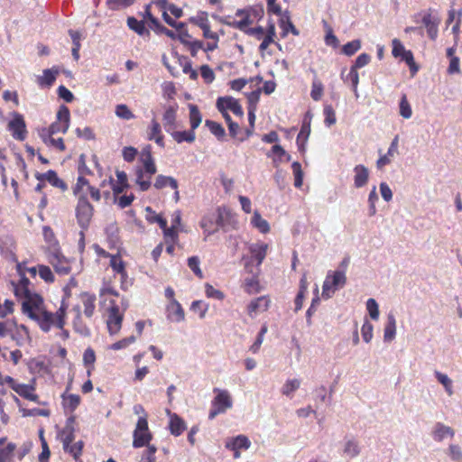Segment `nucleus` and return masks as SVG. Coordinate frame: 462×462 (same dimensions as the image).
Returning <instances> with one entry per match:
<instances>
[{"mask_svg":"<svg viewBox=\"0 0 462 462\" xmlns=\"http://www.w3.org/2000/svg\"><path fill=\"white\" fill-rule=\"evenodd\" d=\"M285 153V150L281 145L274 144L266 155L273 159L274 167H277V157L282 158Z\"/></svg>","mask_w":462,"mask_h":462,"instance_id":"864d4df0","label":"nucleus"},{"mask_svg":"<svg viewBox=\"0 0 462 462\" xmlns=\"http://www.w3.org/2000/svg\"><path fill=\"white\" fill-rule=\"evenodd\" d=\"M217 393L212 401V409L208 413V419L213 420L216 416L225 413L233 406V401L230 393L226 390L214 389Z\"/></svg>","mask_w":462,"mask_h":462,"instance_id":"39448f33","label":"nucleus"},{"mask_svg":"<svg viewBox=\"0 0 462 462\" xmlns=\"http://www.w3.org/2000/svg\"><path fill=\"white\" fill-rule=\"evenodd\" d=\"M143 168L136 169V184L143 191L151 187V178L156 173L157 168L153 159L141 161Z\"/></svg>","mask_w":462,"mask_h":462,"instance_id":"423d86ee","label":"nucleus"},{"mask_svg":"<svg viewBox=\"0 0 462 462\" xmlns=\"http://www.w3.org/2000/svg\"><path fill=\"white\" fill-rule=\"evenodd\" d=\"M217 107L222 116H228L232 113L236 116H243L242 106L238 100L232 97H222L217 100Z\"/></svg>","mask_w":462,"mask_h":462,"instance_id":"9d476101","label":"nucleus"},{"mask_svg":"<svg viewBox=\"0 0 462 462\" xmlns=\"http://www.w3.org/2000/svg\"><path fill=\"white\" fill-rule=\"evenodd\" d=\"M268 328L266 325H263L257 336L256 340L254 343L250 346V351L254 354L257 353L261 347V345L263 342L264 335L266 334Z\"/></svg>","mask_w":462,"mask_h":462,"instance_id":"052dcab7","label":"nucleus"},{"mask_svg":"<svg viewBox=\"0 0 462 462\" xmlns=\"http://www.w3.org/2000/svg\"><path fill=\"white\" fill-rule=\"evenodd\" d=\"M176 117H162V123L164 130L171 135L178 130V125L176 123Z\"/></svg>","mask_w":462,"mask_h":462,"instance_id":"4d7b16f0","label":"nucleus"},{"mask_svg":"<svg viewBox=\"0 0 462 462\" xmlns=\"http://www.w3.org/2000/svg\"><path fill=\"white\" fill-rule=\"evenodd\" d=\"M170 417L169 428L170 431L174 436H180L187 428L185 421L176 413L167 411Z\"/></svg>","mask_w":462,"mask_h":462,"instance_id":"5701e85b","label":"nucleus"},{"mask_svg":"<svg viewBox=\"0 0 462 462\" xmlns=\"http://www.w3.org/2000/svg\"><path fill=\"white\" fill-rule=\"evenodd\" d=\"M453 436L454 431L450 427L445 426L442 423H437L435 430L433 432V438L437 441H441L447 436Z\"/></svg>","mask_w":462,"mask_h":462,"instance_id":"4c0bfd02","label":"nucleus"},{"mask_svg":"<svg viewBox=\"0 0 462 462\" xmlns=\"http://www.w3.org/2000/svg\"><path fill=\"white\" fill-rule=\"evenodd\" d=\"M200 75L207 84H210L215 79V73L208 65H202L200 67Z\"/></svg>","mask_w":462,"mask_h":462,"instance_id":"69168bd1","label":"nucleus"},{"mask_svg":"<svg viewBox=\"0 0 462 462\" xmlns=\"http://www.w3.org/2000/svg\"><path fill=\"white\" fill-rule=\"evenodd\" d=\"M93 206L88 199L78 200L76 207V217L79 226L82 229H87L90 224L93 217Z\"/></svg>","mask_w":462,"mask_h":462,"instance_id":"1a4fd4ad","label":"nucleus"},{"mask_svg":"<svg viewBox=\"0 0 462 462\" xmlns=\"http://www.w3.org/2000/svg\"><path fill=\"white\" fill-rule=\"evenodd\" d=\"M123 315L119 312V308L113 303L108 310L106 320L107 328L110 334H116L122 325Z\"/></svg>","mask_w":462,"mask_h":462,"instance_id":"4468645a","label":"nucleus"},{"mask_svg":"<svg viewBox=\"0 0 462 462\" xmlns=\"http://www.w3.org/2000/svg\"><path fill=\"white\" fill-rule=\"evenodd\" d=\"M60 68L59 66H53L51 69H43L42 75L37 76L36 82L41 88L51 87L57 77L60 73Z\"/></svg>","mask_w":462,"mask_h":462,"instance_id":"2eb2a0df","label":"nucleus"},{"mask_svg":"<svg viewBox=\"0 0 462 462\" xmlns=\"http://www.w3.org/2000/svg\"><path fill=\"white\" fill-rule=\"evenodd\" d=\"M40 137L47 146L55 148L60 152H63L66 148L63 139L55 137V134H51L50 132H40Z\"/></svg>","mask_w":462,"mask_h":462,"instance_id":"b1692460","label":"nucleus"},{"mask_svg":"<svg viewBox=\"0 0 462 462\" xmlns=\"http://www.w3.org/2000/svg\"><path fill=\"white\" fill-rule=\"evenodd\" d=\"M274 34V28L271 26L270 29L267 31L266 35L261 40L262 42L259 46L261 51H264L265 50H267L269 45L273 42Z\"/></svg>","mask_w":462,"mask_h":462,"instance_id":"0e129e2a","label":"nucleus"},{"mask_svg":"<svg viewBox=\"0 0 462 462\" xmlns=\"http://www.w3.org/2000/svg\"><path fill=\"white\" fill-rule=\"evenodd\" d=\"M162 123L152 120L147 128V138L154 141L159 146L164 147L163 134L162 132Z\"/></svg>","mask_w":462,"mask_h":462,"instance_id":"6ab92c4d","label":"nucleus"},{"mask_svg":"<svg viewBox=\"0 0 462 462\" xmlns=\"http://www.w3.org/2000/svg\"><path fill=\"white\" fill-rule=\"evenodd\" d=\"M261 92H262V88H257L255 90H253L250 93H246L247 101H248V115L247 116H254L255 106L259 101Z\"/></svg>","mask_w":462,"mask_h":462,"instance_id":"c9c22d12","label":"nucleus"},{"mask_svg":"<svg viewBox=\"0 0 462 462\" xmlns=\"http://www.w3.org/2000/svg\"><path fill=\"white\" fill-rule=\"evenodd\" d=\"M355 177H354V183L356 188H362L364 187L369 177V171L368 169L362 165H356L354 168Z\"/></svg>","mask_w":462,"mask_h":462,"instance_id":"a878e982","label":"nucleus"},{"mask_svg":"<svg viewBox=\"0 0 462 462\" xmlns=\"http://www.w3.org/2000/svg\"><path fill=\"white\" fill-rule=\"evenodd\" d=\"M435 376L438 381L444 386L446 392L449 396L453 394L452 389V381L448 377L447 374H444L440 372H435Z\"/></svg>","mask_w":462,"mask_h":462,"instance_id":"3c124183","label":"nucleus"},{"mask_svg":"<svg viewBox=\"0 0 462 462\" xmlns=\"http://www.w3.org/2000/svg\"><path fill=\"white\" fill-rule=\"evenodd\" d=\"M366 309L369 312L371 319L376 320L379 318L378 304L374 299H368L366 301Z\"/></svg>","mask_w":462,"mask_h":462,"instance_id":"e2e57ef3","label":"nucleus"},{"mask_svg":"<svg viewBox=\"0 0 462 462\" xmlns=\"http://www.w3.org/2000/svg\"><path fill=\"white\" fill-rule=\"evenodd\" d=\"M16 445L8 443L5 448H0V462H14Z\"/></svg>","mask_w":462,"mask_h":462,"instance_id":"e433bc0d","label":"nucleus"},{"mask_svg":"<svg viewBox=\"0 0 462 462\" xmlns=\"http://www.w3.org/2000/svg\"><path fill=\"white\" fill-rule=\"evenodd\" d=\"M22 305L23 312L35 320L43 331L48 332L52 327L58 328L64 327L66 308L63 303L55 313L44 309L41 296H34L31 301L23 302Z\"/></svg>","mask_w":462,"mask_h":462,"instance_id":"f257e3e1","label":"nucleus"},{"mask_svg":"<svg viewBox=\"0 0 462 462\" xmlns=\"http://www.w3.org/2000/svg\"><path fill=\"white\" fill-rule=\"evenodd\" d=\"M177 143L188 142L192 143L195 140V133L190 131L176 130L171 135Z\"/></svg>","mask_w":462,"mask_h":462,"instance_id":"79ce46f5","label":"nucleus"},{"mask_svg":"<svg viewBox=\"0 0 462 462\" xmlns=\"http://www.w3.org/2000/svg\"><path fill=\"white\" fill-rule=\"evenodd\" d=\"M134 0H106V5L111 10H119L133 5Z\"/></svg>","mask_w":462,"mask_h":462,"instance_id":"5fc2aeb1","label":"nucleus"},{"mask_svg":"<svg viewBox=\"0 0 462 462\" xmlns=\"http://www.w3.org/2000/svg\"><path fill=\"white\" fill-rule=\"evenodd\" d=\"M72 423L73 419H69L66 426L59 434L63 448H67L68 445L71 444L75 439L74 428Z\"/></svg>","mask_w":462,"mask_h":462,"instance_id":"393cba45","label":"nucleus"},{"mask_svg":"<svg viewBox=\"0 0 462 462\" xmlns=\"http://www.w3.org/2000/svg\"><path fill=\"white\" fill-rule=\"evenodd\" d=\"M73 193L78 198V200L88 199V195L96 200L99 201L101 199L100 190L90 185L88 180L83 176H79L77 182L73 188Z\"/></svg>","mask_w":462,"mask_h":462,"instance_id":"0eeeda50","label":"nucleus"},{"mask_svg":"<svg viewBox=\"0 0 462 462\" xmlns=\"http://www.w3.org/2000/svg\"><path fill=\"white\" fill-rule=\"evenodd\" d=\"M361 48V42L354 40L343 45L342 52L346 56L354 55Z\"/></svg>","mask_w":462,"mask_h":462,"instance_id":"603ef678","label":"nucleus"},{"mask_svg":"<svg viewBox=\"0 0 462 462\" xmlns=\"http://www.w3.org/2000/svg\"><path fill=\"white\" fill-rule=\"evenodd\" d=\"M167 318L173 322H180L184 320V310L181 305L176 300H172L167 305Z\"/></svg>","mask_w":462,"mask_h":462,"instance_id":"4be33fe9","label":"nucleus"},{"mask_svg":"<svg viewBox=\"0 0 462 462\" xmlns=\"http://www.w3.org/2000/svg\"><path fill=\"white\" fill-rule=\"evenodd\" d=\"M324 92V85L323 83L315 78L312 80L310 97L313 100L319 101L321 99Z\"/></svg>","mask_w":462,"mask_h":462,"instance_id":"a19ab883","label":"nucleus"},{"mask_svg":"<svg viewBox=\"0 0 462 462\" xmlns=\"http://www.w3.org/2000/svg\"><path fill=\"white\" fill-rule=\"evenodd\" d=\"M37 179L40 180H45L49 183H51L52 186H54L56 188H60L62 190H65L67 189V186L64 183V181L61 180L58 177L57 173L54 171H51V170L48 171L46 173L42 174Z\"/></svg>","mask_w":462,"mask_h":462,"instance_id":"7c9ffc66","label":"nucleus"},{"mask_svg":"<svg viewBox=\"0 0 462 462\" xmlns=\"http://www.w3.org/2000/svg\"><path fill=\"white\" fill-rule=\"evenodd\" d=\"M14 328H16V324L14 321H0V337L11 335Z\"/></svg>","mask_w":462,"mask_h":462,"instance_id":"13d9d810","label":"nucleus"},{"mask_svg":"<svg viewBox=\"0 0 462 462\" xmlns=\"http://www.w3.org/2000/svg\"><path fill=\"white\" fill-rule=\"evenodd\" d=\"M57 121L51 125L49 128L42 129L41 132H50L56 134L60 132L65 133L69 128V117H57Z\"/></svg>","mask_w":462,"mask_h":462,"instance_id":"cd10ccee","label":"nucleus"},{"mask_svg":"<svg viewBox=\"0 0 462 462\" xmlns=\"http://www.w3.org/2000/svg\"><path fill=\"white\" fill-rule=\"evenodd\" d=\"M188 265L198 277L203 278V273L199 267V259L198 256L189 257L188 259Z\"/></svg>","mask_w":462,"mask_h":462,"instance_id":"338daca9","label":"nucleus"},{"mask_svg":"<svg viewBox=\"0 0 462 462\" xmlns=\"http://www.w3.org/2000/svg\"><path fill=\"white\" fill-rule=\"evenodd\" d=\"M117 181L113 184V191L115 195L121 194L127 187V176L124 171H116Z\"/></svg>","mask_w":462,"mask_h":462,"instance_id":"ea45409f","label":"nucleus"},{"mask_svg":"<svg viewBox=\"0 0 462 462\" xmlns=\"http://www.w3.org/2000/svg\"><path fill=\"white\" fill-rule=\"evenodd\" d=\"M176 31L180 41L185 46H188L189 43L192 41V39L191 36L188 33L185 24L183 23H179Z\"/></svg>","mask_w":462,"mask_h":462,"instance_id":"8fccbe9b","label":"nucleus"},{"mask_svg":"<svg viewBox=\"0 0 462 462\" xmlns=\"http://www.w3.org/2000/svg\"><path fill=\"white\" fill-rule=\"evenodd\" d=\"M163 230L164 238L166 243H175L178 239V234L176 232V226L174 224L171 225V227L162 228Z\"/></svg>","mask_w":462,"mask_h":462,"instance_id":"680f3d73","label":"nucleus"},{"mask_svg":"<svg viewBox=\"0 0 462 462\" xmlns=\"http://www.w3.org/2000/svg\"><path fill=\"white\" fill-rule=\"evenodd\" d=\"M152 439V434L148 427L147 414L140 416L133 433V447L143 448L148 446Z\"/></svg>","mask_w":462,"mask_h":462,"instance_id":"20e7f679","label":"nucleus"},{"mask_svg":"<svg viewBox=\"0 0 462 462\" xmlns=\"http://www.w3.org/2000/svg\"><path fill=\"white\" fill-rule=\"evenodd\" d=\"M322 23L327 32L325 37L326 44L337 47L338 45V40L337 36L333 33L331 26L328 23L326 20H323Z\"/></svg>","mask_w":462,"mask_h":462,"instance_id":"a18cd8bd","label":"nucleus"},{"mask_svg":"<svg viewBox=\"0 0 462 462\" xmlns=\"http://www.w3.org/2000/svg\"><path fill=\"white\" fill-rule=\"evenodd\" d=\"M63 398L64 405L71 411H73L80 403V397L78 394H69L68 396H63Z\"/></svg>","mask_w":462,"mask_h":462,"instance_id":"bf43d9fd","label":"nucleus"},{"mask_svg":"<svg viewBox=\"0 0 462 462\" xmlns=\"http://www.w3.org/2000/svg\"><path fill=\"white\" fill-rule=\"evenodd\" d=\"M268 248V244L261 241H257L249 245L248 251L250 253L251 258L256 262L257 266L261 265L263 262L267 254Z\"/></svg>","mask_w":462,"mask_h":462,"instance_id":"f3484780","label":"nucleus"},{"mask_svg":"<svg viewBox=\"0 0 462 462\" xmlns=\"http://www.w3.org/2000/svg\"><path fill=\"white\" fill-rule=\"evenodd\" d=\"M252 226L257 229L262 234L270 232V225L264 218L262 217L259 211L255 210L250 221Z\"/></svg>","mask_w":462,"mask_h":462,"instance_id":"bb28decb","label":"nucleus"},{"mask_svg":"<svg viewBox=\"0 0 462 462\" xmlns=\"http://www.w3.org/2000/svg\"><path fill=\"white\" fill-rule=\"evenodd\" d=\"M440 20L433 16L430 13H427L422 17V23L427 30L428 36L431 40H435L439 32V24Z\"/></svg>","mask_w":462,"mask_h":462,"instance_id":"aec40b11","label":"nucleus"},{"mask_svg":"<svg viewBox=\"0 0 462 462\" xmlns=\"http://www.w3.org/2000/svg\"><path fill=\"white\" fill-rule=\"evenodd\" d=\"M268 12L281 17L282 25L284 32L289 31V23H286L284 18L282 17V10L280 3L277 0H266Z\"/></svg>","mask_w":462,"mask_h":462,"instance_id":"c756f323","label":"nucleus"},{"mask_svg":"<svg viewBox=\"0 0 462 462\" xmlns=\"http://www.w3.org/2000/svg\"><path fill=\"white\" fill-rule=\"evenodd\" d=\"M250 440L244 435H239L226 443V448L236 450L240 448L247 449L250 447Z\"/></svg>","mask_w":462,"mask_h":462,"instance_id":"c85d7f7f","label":"nucleus"},{"mask_svg":"<svg viewBox=\"0 0 462 462\" xmlns=\"http://www.w3.org/2000/svg\"><path fill=\"white\" fill-rule=\"evenodd\" d=\"M344 453L349 457H355L360 453L358 442L355 439H349L346 442Z\"/></svg>","mask_w":462,"mask_h":462,"instance_id":"37998d69","label":"nucleus"},{"mask_svg":"<svg viewBox=\"0 0 462 462\" xmlns=\"http://www.w3.org/2000/svg\"><path fill=\"white\" fill-rule=\"evenodd\" d=\"M205 293H206L207 297L217 299L219 300H222L225 297L224 293L221 291L215 289L209 283H207L205 285Z\"/></svg>","mask_w":462,"mask_h":462,"instance_id":"774afa93","label":"nucleus"},{"mask_svg":"<svg viewBox=\"0 0 462 462\" xmlns=\"http://www.w3.org/2000/svg\"><path fill=\"white\" fill-rule=\"evenodd\" d=\"M48 260L54 270L60 274H67L70 271L68 261L57 252L49 254Z\"/></svg>","mask_w":462,"mask_h":462,"instance_id":"a211bd4d","label":"nucleus"},{"mask_svg":"<svg viewBox=\"0 0 462 462\" xmlns=\"http://www.w3.org/2000/svg\"><path fill=\"white\" fill-rule=\"evenodd\" d=\"M16 330L15 332L13 331L11 334L12 338L16 341V344L18 346L23 345L26 341L29 340V331L27 328L23 325H21L20 327L14 328Z\"/></svg>","mask_w":462,"mask_h":462,"instance_id":"f704fd0d","label":"nucleus"},{"mask_svg":"<svg viewBox=\"0 0 462 462\" xmlns=\"http://www.w3.org/2000/svg\"><path fill=\"white\" fill-rule=\"evenodd\" d=\"M396 334V320L393 314L390 313L387 317V323L384 328L383 338L385 341H392Z\"/></svg>","mask_w":462,"mask_h":462,"instance_id":"473e14b6","label":"nucleus"},{"mask_svg":"<svg viewBox=\"0 0 462 462\" xmlns=\"http://www.w3.org/2000/svg\"><path fill=\"white\" fill-rule=\"evenodd\" d=\"M84 447L83 441L79 440L75 442L74 444H69L67 448H63L65 452L70 454L74 459H79V457L82 454V449Z\"/></svg>","mask_w":462,"mask_h":462,"instance_id":"49530a36","label":"nucleus"},{"mask_svg":"<svg viewBox=\"0 0 462 462\" xmlns=\"http://www.w3.org/2000/svg\"><path fill=\"white\" fill-rule=\"evenodd\" d=\"M346 283L345 270L329 271L325 278L322 286V297L331 298L335 292L343 288Z\"/></svg>","mask_w":462,"mask_h":462,"instance_id":"7ed1b4c3","label":"nucleus"},{"mask_svg":"<svg viewBox=\"0 0 462 462\" xmlns=\"http://www.w3.org/2000/svg\"><path fill=\"white\" fill-rule=\"evenodd\" d=\"M95 300H96L95 295H91L88 293H84L81 295V301L84 306V314L88 318H91L94 314Z\"/></svg>","mask_w":462,"mask_h":462,"instance_id":"72a5a7b5","label":"nucleus"},{"mask_svg":"<svg viewBox=\"0 0 462 462\" xmlns=\"http://www.w3.org/2000/svg\"><path fill=\"white\" fill-rule=\"evenodd\" d=\"M293 175H294V186L300 188L303 183V171L300 162H295L291 164Z\"/></svg>","mask_w":462,"mask_h":462,"instance_id":"09e8293b","label":"nucleus"},{"mask_svg":"<svg viewBox=\"0 0 462 462\" xmlns=\"http://www.w3.org/2000/svg\"><path fill=\"white\" fill-rule=\"evenodd\" d=\"M401 59H402V60L405 61L406 64L409 66L410 70H411L412 75L417 73V71L419 70V67L417 66V64H416V62L414 60L413 53L411 52V51L407 50L402 54Z\"/></svg>","mask_w":462,"mask_h":462,"instance_id":"de8ad7c7","label":"nucleus"},{"mask_svg":"<svg viewBox=\"0 0 462 462\" xmlns=\"http://www.w3.org/2000/svg\"><path fill=\"white\" fill-rule=\"evenodd\" d=\"M127 25L139 35H149V31L145 28L143 21H139L134 17H128Z\"/></svg>","mask_w":462,"mask_h":462,"instance_id":"58836bf2","label":"nucleus"},{"mask_svg":"<svg viewBox=\"0 0 462 462\" xmlns=\"http://www.w3.org/2000/svg\"><path fill=\"white\" fill-rule=\"evenodd\" d=\"M222 213L220 208L217 209V213L210 212L203 216L200 221V227L203 229L207 236L216 233L218 226L222 225Z\"/></svg>","mask_w":462,"mask_h":462,"instance_id":"9b49d317","label":"nucleus"},{"mask_svg":"<svg viewBox=\"0 0 462 462\" xmlns=\"http://www.w3.org/2000/svg\"><path fill=\"white\" fill-rule=\"evenodd\" d=\"M7 129L17 141H24L27 137V130L23 117H14L10 120Z\"/></svg>","mask_w":462,"mask_h":462,"instance_id":"f8f14e48","label":"nucleus"},{"mask_svg":"<svg viewBox=\"0 0 462 462\" xmlns=\"http://www.w3.org/2000/svg\"><path fill=\"white\" fill-rule=\"evenodd\" d=\"M271 300L267 296H261L253 300L247 306V313L251 318H255L260 313L266 311L270 307Z\"/></svg>","mask_w":462,"mask_h":462,"instance_id":"dca6fc26","label":"nucleus"},{"mask_svg":"<svg viewBox=\"0 0 462 462\" xmlns=\"http://www.w3.org/2000/svg\"><path fill=\"white\" fill-rule=\"evenodd\" d=\"M10 387L20 396L38 402V395L33 392L35 390L32 384L18 383L14 379L10 378Z\"/></svg>","mask_w":462,"mask_h":462,"instance_id":"ddd939ff","label":"nucleus"},{"mask_svg":"<svg viewBox=\"0 0 462 462\" xmlns=\"http://www.w3.org/2000/svg\"><path fill=\"white\" fill-rule=\"evenodd\" d=\"M153 186L157 189H163L167 186L171 187L172 189H177L178 182L173 177L158 175L155 179Z\"/></svg>","mask_w":462,"mask_h":462,"instance_id":"2f4dec72","label":"nucleus"},{"mask_svg":"<svg viewBox=\"0 0 462 462\" xmlns=\"http://www.w3.org/2000/svg\"><path fill=\"white\" fill-rule=\"evenodd\" d=\"M189 21L199 26L200 29L209 24L208 14L206 12H199L196 16L191 17Z\"/></svg>","mask_w":462,"mask_h":462,"instance_id":"6e6d98bb","label":"nucleus"},{"mask_svg":"<svg viewBox=\"0 0 462 462\" xmlns=\"http://www.w3.org/2000/svg\"><path fill=\"white\" fill-rule=\"evenodd\" d=\"M179 61L182 68L183 73L189 75L190 79H197L198 72L192 69L190 61L187 58H180Z\"/></svg>","mask_w":462,"mask_h":462,"instance_id":"c03bdc74","label":"nucleus"},{"mask_svg":"<svg viewBox=\"0 0 462 462\" xmlns=\"http://www.w3.org/2000/svg\"><path fill=\"white\" fill-rule=\"evenodd\" d=\"M310 118L311 117H306L303 120L300 131L298 134L296 140L298 149L302 153L306 151V143L310 134Z\"/></svg>","mask_w":462,"mask_h":462,"instance_id":"412c9836","label":"nucleus"},{"mask_svg":"<svg viewBox=\"0 0 462 462\" xmlns=\"http://www.w3.org/2000/svg\"><path fill=\"white\" fill-rule=\"evenodd\" d=\"M263 14L264 11L261 6H248L237 9L234 17L226 16L221 22L245 33L255 23L263 18Z\"/></svg>","mask_w":462,"mask_h":462,"instance_id":"f03ea898","label":"nucleus"},{"mask_svg":"<svg viewBox=\"0 0 462 462\" xmlns=\"http://www.w3.org/2000/svg\"><path fill=\"white\" fill-rule=\"evenodd\" d=\"M17 271L21 276L20 281L18 283H12L14 286V294L19 297L23 298V302H29L32 300L34 296H39L36 293H32L29 289L30 282L29 280L24 276V273L22 269V263L17 264Z\"/></svg>","mask_w":462,"mask_h":462,"instance_id":"6e6552de","label":"nucleus"}]
</instances>
